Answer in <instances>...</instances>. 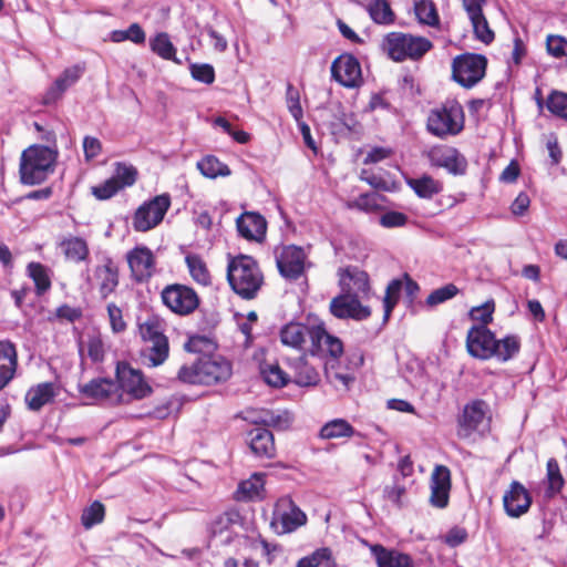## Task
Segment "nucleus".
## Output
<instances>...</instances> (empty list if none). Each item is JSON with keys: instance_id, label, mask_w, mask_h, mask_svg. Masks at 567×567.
Wrapping results in <instances>:
<instances>
[{"instance_id": "obj_47", "label": "nucleus", "mask_w": 567, "mask_h": 567, "mask_svg": "<svg viewBox=\"0 0 567 567\" xmlns=\"http://www.w3.org/2000/svg\"><path fill=\"white\" fill-rule=\"evenodd\" d=\"M105 517V506L100 501H94L89 507L84 508L81 515V523L84 528L90 529L101 524Z\"/></svg>"}, {"instance_id": "obj_39", "label": "nucleus", "mask_w": 567, "mask_h": 567, "mask_svg": "<svg viewBox=\"0 0 567 567\" xmlns=\"http://www.w3.org/2000/svg\"><path fill=\"white\" fill-rule=\"evenodd\" d=\"M150 47L159 58L181 64V61L176 58V48L166 32L158 33L151 39Z\"/></svg>"}, {"instance_id": "obj_35", "label": "nucleus", "mask_w": 567, "mask_h": 567, "mask_svg": "<svg viewBox=\"0 0 567 567\" xmlns=\"http://www.w3.org/2000/svg\"><path fill=\"white\" fill-rule=\"evenodd\" d=\"M189 275L192 279L203 286L208 287L213 284V276L205 260L197 254H190L185 257Z\"/></svg>"}, {"instance_id": "obj_52", "label": "nucleus", "mask_w": 567, "mask_h": 567, "mask_svg": "<svg viewBox=\"0 0 567 567\" xmlns=\"http://www.w3.org/2000/svg\"><path fill=\"white\" fill-rule=\"evenodd\" d=\"M460 289L454 284H447L441 288L433 290L426 298V305L430 307L437 306L454 298Z\"/></svg>"}, {"instance_id": "obj_5", "label": "nucleus", "mask_w": 567, "mask_h": 567, "mask_svg": "<svg viewBox=\"0 0 567 567\" xmlns=\"http://www.w3.org/2000/svg\"><path fill=\"white\" fill-rule=\"evenodd\" d=\"M433 48L425 37L392 31L382 39L381 49L394 62L419 61Z\"/></svg>"}, {"instance_id": "obj_2", "label": "nucleus", "mask_w": 567, "mask_h": 567, "mask_svg": "<svg viewBox=\"0 0 567 567\" xmlns=\"http://www.w3.org/2000/svg\"><path fill=\"white\" fill-rule=\"evenodd\" d=\"M227 280L233 291L244 300L255 299L265 284L258 261L241 254L229 258Z\"/></svg>"}, {"instance_id": "obj_24", "label": "nucleus", "mask_w": 567, "mask_h": 567, "mask_svg": "<svg viewBox=\"0 0 567 567\" xmlns=\"http://www.w3.org/2000/svg\"><path fill=\"white\" fill-rule=\"evenodd\" d=\"M362 544L369 547L377 567H415L412 556L406 553L386 548L381 544H370L367 540H362Z\"/></svg>"}, {"instance_id": "obj_26", "label": "nucleus", "mask_w": 567, "mask_h": 567, "mask_svg": "<svg viewBox=\"0 0 567 567\" xmlns=\"http://www.w3.org/2000/svg\"><path fill=\"white\" fill-rule=\"evenodd\" d=\"M486 403L483 400H474L467 403L457 417V435L462 439L471 436L485 417Z\"/></svg>"}, {"instance_id": "obj_40", "label": "nucleus", "mask_w": 567, "mask_h": 567, "mask_svg": "<svg viewBox=\"0 0 567 567\" xmlns=\"http://www.w3.org/2000/svg\"><path fill=\"white\" fill-rule=\"evenodd\" d=\"M336 560L332 557L331 549L322 547L316 549L308 556L300 558L296 567H336Z\"/></svg>"}, {"instance_id": "obj_54", "label": "nucleus", "mask_w": 567, "mask_h": 567, "mask_svg": "<svg viewBox=\"0 0 567 567\" xmlns=\"http://www.w3.org/2000/svg\"><path fill=\"white\" fill-rule=\"evenodd\" d=\"M17 359L18 357H0V391L13 379L18 368Z\"/></svg>"}, {"instance_id": "obj_29", "label": "nucleus", "mask_w": 567, "mask_h": 567, "mask_svg": "<svg viewBox=\"0 0 567 567\" xmlns=\"http://www.w3.org/2000/svg\"><path fill=\"white\" fill-rule=\"evenodd\" d=\"M340 276V286L341 289L343 287H350V284L347 280L352 281L353 287H351V295H357L358 298L360 296L367 297L371 289L370 287V278L367 271L359 269L358 267H347L339 270Z\"/></svg>"}, {"instance_id": "obj_14", "label": "nucleus", "mask_w": 567, "mask_h": 567, "mask_svg": "<svg viewBox=\"0 0 567 567\" xmlns=\"http://www.w3.org/2000/svg\"><path fill=\"white\" fill-rule=\"evenodd\" d=\"M342 291L330 301L329 310L333 317L361 321L371 316V309L363 306L357 295H351V287H343Z\"/></svg>"}, {"instance_id": "obj_4", "label": "nucleus", "mask_w": 567, "mask_h": 567, "mask_svg": "<svg viewBox=\"0 0 567 567\" xmlns=\"http://www.w3.org/2000/svg\"><path fill=\"white\" fill-rule=\"evenodd\" d=\"M231 372L226 357H198L190 364L181 367L177 379L186 384L212 385L226 381Z\"/></svg>"}, {"instance_id": "obj_51", "label": "nucleus", "mask_w": 567, "mask_h": 567, "mask_svg": "<svg viewBox=\"0 0 567 567\" xmlns=\"http://www.w3.org/2000/svg\"><path fill=\"white\" fill-rule=\"evenodd\" d=\"M286 104L289 113L296 121H300L303 117V110L300 103V92L291 84L287 83L286 87Z\"/></svg>"}, {"instance_id": "obj_19", "label": "nucleus", "mask_w": 567, "mask_h": 567, "mask_svg": "<svg viewBox=\"0 0 567 567\" xmlns=\"http://www.w3.org/2000/svg\"><path fill=\"white\" fill-rule=\"evenodd\" d=\"M431 165L446 169L450 174L462 175L466 172L467 161L457 148L449 145H434L426 152Z\"/></svg>"}, {"instance_id": "obj_58", "label": "nucleus", "mask_w": 567, "mask_h": 567, "mask_svg": "<svg viewBox=\"0 0 567 567\" xmlns=\"http://www.w3.org/2000/svg\"><path fill=\"white\" fill-rule=\"evenodd\" d=\"M261 547V556L266 559L268 565H272L276 557L282 551V547L279 544L269 543L265 538H259Z\"/></svg>"}, {"instance_id": "obj_31", "label": "nucleus", "mask_w": 567, "mask_h": 567, "mask_svg": "<svg viewBox=\"0 0 567 567\" xmlns=\"http://www.w3.org/2000/svg\"><path fill=\"white\" fill-rule=\"evenodd\" d=\"M54 396L55 391L53 383L44 382L29 389L24 400L29 410L38 412L45 404L53 402Z\"/></svg>"}, {"instance_id": "obj_50", "label": "nucleus", "mask_w": 567, "mask_h": 567, "mask_svg": "<svg viewBox=\"0 0 567 567\" xmlns=\"http://www.w3.org/2000/svg\"><path fill=\"white\" fill-rule=\"evenodd\" d=\"M470 20L473 27L475 38L486 45L491 44L495 39V33L491 29L485 16L481 14L480 17L475 19L471 18Z\"/></svg>"}, {"instance_id": "obj_56", "label": "nucleus", "mask_w": 567, "mask_h": 567, "mask_svg": "<svg viewBox=\"0 0 567 567\" xmlns=\"http://www.w3.org/2000/svg\"><path fill=\"white\" fill-rule=\"evenodd\" d=\"M359 177L377 190L390 192L392 189L389 181L383 178L381 175L373 173L371 169H361Z\"/></svg>"}, {"instance_id": "obj_46", "label": "nucleus", "mask_w": 567, "mask_h": 567, "mask_svg": "<svg viewBox=\"0 0 567 567\" xmlns=\"http://www.w3.org/2000/svg\"><path fill=\"white\" fill-rule=\"evenodd\" d=\"M368 11L375 23L391 24L394 22V13L386 0H371Z\"/></svg>"}, {"instance_id": "obj_23", "label": "nucleus", "mask_w": 567, "mask_h": 567, "mask_svg": "<svg viewBox=\"0 0 567 567\" xmlns=\"http://www.w3.org/2000/svg\"><path fill=\"white\" fill-rule=\"evenodd\" d=\"M83 73L84 66L82 65L76 64L66 68L44 92L41 99V104L48 106L56 103L63 96L65 91L81 79Z\"/></svg>"}, {"instance_id": "obj_57", "label": "nucleus", "mask_w": 567, "mask_h": 567, "mask_svg": "<svg viewBox=\"0 0 567 567\" xmlns=\"http://www.w3.org/2000/svg\"><path fill=\"white\" fill-rule=\"evenodd\" d=\"M408 221V215L396 210H389L384 213L379 219L380 225L384 228L404 227Z\"/></svg>"}, {"instance_id": "obj_64", "label": "nucleus", "mask_w": 567, "mask_h": 567, "mask_svg": "<svg viewBox=\"0 0 567 567\" xmlns=\"http://www.w3.org/2000/svg\"><path fill=\"white\" fill-rule=\"evenodd\" d=\"M467 538V532L465 528L453 527L446 534L445 540L452 547L463 544Z\"/></svg>"}, {"instance_id": "obj_41", "label": "nucleus", "mask_w": 567, "mask_h": 567, "mask_svg": "<svg viewBox=\"0 0 567 567\" xmlns=\"http://www.w3.org/2000/svg\"><path fill=\"white\" fill-rule=\"evenodd\" d=\"M197 168L199 172L208 178H217L219 176L225 177L230 175V169L228 165L220 162L216 156L214 155H207L203 157L197 163Z\"/></svg>"}, {"instance_id": "obj_13", "label": "nucleus", "mask_w": 567, "mask_h": 567, "mask_svg": "<svg viewBox=\"0 0 567 567\" xmlns=\"http://www.w3.org/2000/svg\"><path fill=\"white\" fill-rule=\"evenodd\" d=\"M165 307L178 316H189L199 307L200 299L197 292L183 284L167 285L161 292Z\"/></svg>"}, {"instance_id": "obj_55", "label": "nucleus", "mask_w": 567, "mask_h": 567, "mask_svg": "<svg viewBox=\"0 0 567 567\" xmlns=\"http://www.w3.org/2000/svg\"><path fill=\"white\" fill-rule=\"evenodd\" d=\"M106 309L112 331L114 333L124 332L127 329V323L124 320L123 310L114 302L109 303Z\"/></svg>"}, {"instance_id": "obj_38", "label": "nucleus", "mask_w": 567, "mask_h": 567, "mask_svg": "<svg viewBox=\"0 0 567 567\" xmlns=\"http://www.w3.org/2000/svg\"><path fill=\"white\" fill-rule=\"evenodd\" d=\"M385 200V196L371 192L360 194L357 198L347 203L349 209H357L367 214L377 213L383 209L381 203Z\"/></svg>"}, {"instance_id": "obj_49", "label": "nucleus", "mask_w": 567, "mask_h": 567, "mask_svg": "<svg viewBox=\"0 0 567 567\" xmlns=\"http://www.w3.org/2000/svg\"><path fill=\"white\" fill-rule=\"evenodd\" d=\"M495 308L496 305L494 299H488L483 305L473 307L470 310L468 316L471 320L480 322V326L487 327V324L493 321Z\"/></svg>"}, {"instance_id": "obj_33", "label": "nucleus", "mask_w": 567, "mask_h": 567, "mask_svg": "<svg viewBox=\"0 0 567 567\" xmlns=\"http://www.w3.org/2000/svg\"><path fill=\"white\" fill-rule=\"evenodd\" d=\"M27 275L34 284V291L38 297L45 295L52 287L50 269L39 261H31L27 265Z\"/></svg>"}, {"instance_id": "obj_60", "label": "nucleus", "mask_w": 567, "mask_h": 567, "mask_svg": "<svg viewBox=\"0 0 567 567\" xmlns=\"http://www.w3.org/2000/svg\"><path fill=\"white\" fill-rule=\"evenodd\" d=\"M83 152L87 162L97 157L102 152L100 140L93 136H85L83 140Z\"/></svg>"}, {"instance_id": "obj_6", "label": "nucleus", "mask_w": 567, "mask_h": 567, "mask_svg": "<svg viewBox=\"0 0 567 567\" xmlns=\"http://www.w3.org/2000/svg\"><path fill=\"white\" fill-rule=\"evenodd\" d=\"M466 349L468 354H515L520 349V340L513 334L497 340L487 327L473 326L467 331Z\"/></svg>"}, {"instance_id": "obj_48", "label": "nucleus", "mask_w": 567, "mask_h": 567, "mask_svg": "<svg viewBox=\"0 0 567 567\" xmlns=\"http://www.w3.org/2000/svg\"><path fill=\"white\" fill-rule=\"evenodd\" d=\"M546 107L551 114L567 120V93L553 90L547 96Z\"/></svg>"}, {"instance_id": "obj_21", "label": "nucleus", "mask_w": 567, "mask_h": 567, "mask_svg": "<svg viewBox=\"0 0 567 567\" xmlns=\"http://www.w3.org/2000/svg\"><path fill=\"white\" fill-rule=\"evenodd\" d=\"M430 503L436 508H445L452 488L451 471L446 465H435L430 478Z\"/></svg>"}, {"instance_id": "obj_42", "label": "nucleus", "mask_w": 567, "mask_h": 567, "mask_svg": "<svg viewBox=\"0 0 567 567\" xmlns=\"http://www.w3.org/2000/svg\"><path fill=\"white\" fill-rule=\"evenodd\" d=\"M260 374L262 380L274 388H282L288 381V374L279 367L277 362L268 363L262 361L260 363Z\"/></svg>"}, {"instance_id": "obj_7", "label": "nucleus", "mask_w": 567, "mask_h": 567, "mask_svg": "<svg viewBox=\"0 0 567 567\" xmlns=\"http://www.w3.org/2000/svg\"><path fill=\"white\" fill-rule=\"evenodd\" d=\"M464 127V112L456 101H447L441 106L432 109L427 116V131L439 137L457 135Z\"/></svg>"}, {"instance_id": "obj_16", "label": "nucleus", "mask_w": 567, "mask_h": 567, "mask_svg": "<svg viewBox=\"0 0 567 567\" xmlns=\"http://www.w3.org/2000/svg\"><path fill=\"white\" fill-rule=\"evenodd\" d=\"M80 393L102 405H120L123 402L115 381L109 378H95L80 388Z\"/></svg>"}, {"instance_id": "obj_15", "label": "nucleus", "mask_w": 567, "mask_h": 567, "mask_svg": "<svg viewBox=\"0 0 567 567\" xmlns=\"http://www.w3.org/2000/svg\"><path fill=\"white\" fill-rule=\"evenodd\" d=\"M331 76L348 89L359 87L363 82L361 64L351 53H342L332 61Z\"/></svg>"}, {"instance_id": "obj_18", "label": "nucleus", "mask_w": 567, "mask_h": 567, "mask_svg": "<svg viewBox=\"0 0 567 567\" xmlns=\"http://www.w3.org/2000/svg\"><path fill=\"white\" fill-rule=\"evenodd\" d=\"M307 255L303 248L296 245L284 246L276 256L279 274L287 280H298L306 270Z\"/></svg>"}, {"instance_id": "obj_20", "label": "nucleus", "mask_w": 567, "mask_h": 567, "mask_svg": "<svg viewBox=\"0 0 567 567\" xmlns=\"http://www.w3.org/2000/svg\"><path fill=\"white\" fill-rule=\"evenodd\" d=\"M533 499L527 488L518 481H513L509 488L503 495V507L507 516L519 518L525 515Z\"/></svg>"}, {"instance_id": "obj_11", "label": "nucleus", "mask_w": 567, "mask_h": 567, "mask_svg": "<svg viewBox=\"0 0 567 567\" xmlns=\"http://www.w3.org/2000/svg\"><path fill=\"white\" fill-rule=\"evenodd\" d=\"M172 205V198L168 193L156 195L152 199L144 202L133 215V228L138 233H146L158 226Z\"/></svg>"}, {"instance_id": "obj_62", "label": "nucleus", "mask_w": 567, "mask_h": 567, "mask_svg": "<svg viewBox=\"0 0 567 567\" xmlns=\"http://www.w3.org/2000/svg\"><path fill=\"white\" fill-rule=\"evenodd\" d=\"M384 497L393 503L396 507H402V496L405 494V487L403 485L394 483L393 485L384 487Z\"/></svg>"}, {"instance_id": "obj_8", "label": "nucleus", "mask_w": 567, "mask_h": 567, "mask_svg": "<svg viewBox=\"0 0 567 567\" xmlns=\"http://www.w3.org/2000/svg\"><path fill=\"white\" fill-rule=\"evenodd\" d=\"M116 385L123 399L121 404H130L133 401L143 400L153 392L152 386L145 380L140 369H134L125 361H118L115 369Z\"/></svg>"}, {"instance_id": "obj_17", "label": "nucleus", "mask_w": 567, "mask_h": 567, "mask_svg": "<svg viewBox=\"0 0 567 567\" xmlns=\"http://www.w3.org/2000/svg\"><path fill=\"white\" fill-rule=\"evenodd\" d=\"M126 261L131 271V278L137 284L147 282L155 274L156 258L146 246H135L127 251Z\"/></svg>"}, {"instance_id": "obj_37", "label": "nucleus", "mask_w": 567, "mask_h": 567, "mask_svg": "<svg viewBox=\"0 0 567 567\" xmlns=\"http://www.w3.org/2000/svg\"><path fill=\"white\" fill-rule=\"evenodd\" d=\"M354 427L344 419H333L327 422L319 432L320 439H350L354 435Z\"/></svg>"}, {"instance_id": "obj_43", "label": "nucleus", "mask_w": 567, "mask_h": 567, "mask_svg": "<svg viewBox=\"0 0 567 567\" xmlns=\"http://www.w3.org/2000/svg\"><path fill=\"white\" fill-rule=\"evenodd\" d=\"M414 13L421 24L439 27L440 17L432 0H420L414 3Z\"/></svg>"}, {"instance_id": "obj_34", "label": "nucleus", "mask_w": 567, "mask_h": 567, "mask_svg": "<svg viewBox=\"0 0 567 567\" xmlns=\"http://www.w3.org/2000/svg\"><path fill=\"white\" fill-rule=\"evenodd\" d=\"M408 185L420 198L424 199H431L443 190V183L426 174L409 179Z\"/></svg>"}, {"instance_id": "obj_12", "label": "nucleus", "mask_w": 567, "mask_h": 567, "mask_svg": "<svg viewBox=\"0 0 567 567\" xmlns=\"http://www.w3.org/2000/svg\"><path fill=\"white\" fill-rule=\"evenodd\" d=\"M138 178V171L135 166L123 162L114 164V175L102 184L92 186L91 194L97 200H107L126 187L133 186Z\"/></svg>"}, {"instance_id": "obj_45", "label": "nucleus", "mask_w": 567, "mask_h": 567, "mask_svg": "<svg viewBox=\"0 0 567 567\" xmlns=\"http://www.w3.org/2000/svg\"><path fill=\"white\" fill-rule=\"evenodd\" d=\"M546 470H547V482H548V486L546 489V496L548 498H551L561 491V488L565 484V481L560 473L558 462L555 458H549L547 461Z\"/></svg>"}, {"instance_id": "obj_9", "label": "nucleus", "mask_w": 567, "mask_h": 567, "mask_svg": "<svg viewBox=\"0 0 567 567\" xmlns=\"http://www.w3.org/2000/svg\"><path fill=\"white\" fill-rule=\"evenodd\" d=\"M487 58L478 53H462L452 62V79L465 89H472L486 74Z\"/></svg>"}, {"instance_id": "obj_1", "label": "nucleus", "mask_w": 567, "mask_h": 567, "mask_svg": "<svg viewBox=\"0 0 567 567\" xmlns=\"http://www.w3.org/2000/svg\"><path fill=\"white\" fill-rule=\"evenodd\" d=\"M281 342L310 354H343V342L328 332L323 322L302 324L290 322L280 331Z\"/></svg>"}, {"instance_id": "obj_44", "label": "nucleus", "mask_w": 567, "mask_h": 567, "mask_svg": "<svg viewBox=\"0 0 567 567\" xmlns=\"http://www.w3.org/2000/svg\"><path fill=\"white\" fill-rule=\"evenodd\" d=\"M403 289V281L401 279L391 280L386 288L383 297L384 315L383 320L388 321L391 317L393 309L396 307L400 300V295Z\"/></svg>"}, {"instance_id": "obj_63", "label": "nucleus", "mask_w": 567, "mask_h": 567, "mask_svg": "<svg viewBox=\"0 0 567 567\" xmlns=\"http://www.w3.org/2000/svg\"><path fill=\"white\" fill-rule=\"evenodd\" d=\"M530 204L529 196L522 192L517 195L515 200L511 205V210L516 216H522L525 214V212L528 209Z\"/></svg>"}, {"instance_id": "obj_53", "label": "nucleus", "mask_w": 567, "mask_h": 567, "mask_svg": "<svg viewBox=\"0 0 567 567\" xmlns=\"http://www.w3.org/2000/svg\"><path fill=\"white\" fill-rule=\"evenodd\" d=\"M190 75L195 81L213 84L215 82V69L208 63H192L189 66Z\"/></svg>"}, {"instance_id": "obj_36", "label": "nucleus", "mask_w": 567, "mask_h": 567, "mask_svg": "<svg viewBox=\"0 0 567 567\" xmlns=\"http://www.w3.org/2000/svg\"><path fill=\"white\" fill-rule=\"evenodd\" d=\"M184 349L193 354H215L218 350V342L210 334H193L184 343Z\"/></svg>"}, {"instance_id": "obj_30", "label": "nucleus", "mask_w": 567, "mask_h": 567, "mask_svg": "<svg viewBox=\"0 0 567 567\" xmlns=\"http://www.w3.org/2000/svg\"><path fill=\"white\" fill-rule=\"evenodd\" d=\"M64 258L68 261L80 264L86 261L90 256V248L87 241L79 236H69L59 243Z\"/></svg>"}, {"instance_id": "obj_28", "label": "nucleus", "mask_w": 567, "mask_h": 567, "mask_svg": "<svg viewBox=\"0 0 567 567\" xmlns=\"http://www.w3.org/2000/svg\"><path fill=\"white\" fill-rule=\"evenodd\" d=\"M140 333L144 341L152 343L154 354H168V339L156 319H148L140 324Z\"/></svg>"}, {"instance_id": "obj_32", "label": "nucleus", "mask_w": 567, "mask_h": 567, "mask_svg": "<svg viewBox=\"0 0 567 567\" xmlns=\"http://www.w3.org/2000/svg\"><path fill=\"white\" fill-rule=\"evenodd\" d=\"M265 492V474L254 473L248 480L239 483L235 497L237 501L262 499Z\"/></svg>"}, {"instance_id": "obj_27", "label": "nucleus", "mask_w": 567, "mask_h": 567, "mask_svg": "<svg viewBox=\"0 0 567 567\" xmlns=\"http://www.w3.org/2000/svg\"><path fill=\"white\" fill-rule=\"evenodd\" d=\"M247 442L251 453L258 458H274L276 445L274 434L265 427H255L247 433Z\"/></svg>"}, {"instance_id": "obj_25", "label": "nucleus", "mask_w": 567, "mask_h": 567, "mask_svg": "<svg viewBox=\"0 0 567 567\" xmlns=\"http://www.w3.org/2000/svg\"><path fill=\"white\" fill-rule=\"evenodd\" d=\"M101 298L106 299L120 284V268L111 257H104L101 265L94 269Z\"/></svg>"}, {"instance_id": "obj_10", "label": "nucleus", "mask_w": 567, "mask_h": 567, "mask_svg": "<svg viewBox=\"0 0 567 567\" xmlns=\"http://www.w3.org/2000/svg\"><path fill=\"white\" fill-rule=\"evenodd\" d=\"M307 520V515L292 498L290 496H282L276 502L270 527L277 535H285L306 525Z\"/></svg>"}, {"instance_id": "obj_59", "label": "nucleus", "mask_w": 567, "mask_h": 567, "mask_svg": "<svg viewBox=\"0 0 567 567\" xmlns=\"http://www.w3.org/2000/svg\"><path fill=\"white\" fill-rule=\"evenodd\" d=\"M393 154L392 150L383 146H374L368 153L363 159L364 165L375 164L382 162Z\"/></svg>"}, {"instance_id": "obj_61", "label": "nucleus", "mask_w": 567, "mask_h": 567, "mask_svg": "<svg viewBox=\"0 0 567 567\" xmlns=\"http://www.w3.org/2000/svg\"><path fill=\"white\" fill-rule=\"evenodd\" d=\"M55 317L61 320L74 322L82 317V310L64 303L56 308Z\"/></svg>"}, {"instance_id": "obj_22", "label": "nucleus", "mask_w": 567, "mask_h": 567, "mask_svg": "<svg viewBox=\"0 0 567 567\" xmlns=\"http://www.w3.org/2000/svg\"><path fill=\"white\" fill-rule=\"evenodd\" d=\"M236 228L240 237L261 244L266 239L267 220L257 212H244L236 219Z\"/></svg>"}, {"instance_id": "obj_3", "label": "nucleus", "mask_w": 567, "mask_h": 567, "mask_svg": "<svg viewBox=\"0 0 567 567\" xmlns=\"http://www.w3.org/2000/svg\"><path fill=\"white\" fill-rule=\"evenodd\" d=\"M58 152L45 145L34 144L20 157L19 175L23 185H39L54 173Z\"/></svg>"}]
</instances>
